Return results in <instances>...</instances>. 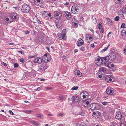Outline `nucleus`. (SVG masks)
<instances>
[{"label": "nucleus", "instance_id": "obj_56", "mask_svg": "<svg viewBox=\"0 0 126 126\" xmlns=\"http://www.w3.org/2000/svg\"><path fill=\"white\" fill-rule=\"evenodd\" d=\"M108 22H112L111 20L110 19L108 18H106Z\"/></svg>", "mask_w": 126, "mask_h": 126}, {"label": "nucleus", "instance_id": "obj_59", "mask_svg": "<svg viewBox=\"0 0 126 126\" xmlns=\"http://www.w3.org/2000/svg\"><path fill=\"white\" fill-rule=\"evenodd\" d=\"M37 59V58H35L34 60H33V62H34V63H37V60H38V59Z\"/></svg>", "mask_w": 126, "mask_h": 126}, {"label": "nucleus", "instance_id": "obj_25", "mask_svg": "<svg viewBox=\"0 0 126 126\" xmlns=\"http://www.w3.org/2000/svg\"><path fill=\"white\" fill-rule=\"evenodd\" d=\"M110 46V45L109 44V45L107 47H105L101 51V52H104L106 51L107 50L108 48Z\"/></svg>", "mask_w": 126, "mask_h": 126}, {"label": "nucleus", "instance_id": "obj_3", "mask_svg": "<svg viewBox=\"0 0 126 126\" xmlns=\"http://www.w3.org/2000/svg\"><path fill=\"white\" fill-rule=\"evenodd\" d=\"M31 9L29 6L26 4H23L21 9L22 12L23 13H28Z\"/></svg>", "mask_w": 126, "mask_h": 126}, {"label": "nucleus", "instance_id": "obj_38", "mask_svg": "<svg viewBox=\"0 0 126 126\" xmlns=\"http://www.w3.org/2000/svg\"><path fill=\"white\" fill-rule=\"evenodd\" d=\"M30 123L33 125H38V124L36 122L34 121H31L30 122Z\"/></svg>", "mask_w": 126, "mask_h": 126}, {"label": "nucleus", "instance_id": "obj_26", "mask_svg": "<svg viewBox=\"0 0 126 126\" xmlns=\"http://www.w3.org/2000/svg\"><path fill=\"white\" fill-rule=\"evenodd\" d=\"M37 58V59H38L37 63L39 64L41 63L42 62V59L40 57H38Z\"/></svg>", "mask_w": 126, "mask_h": 126}, {"label": "nucleus", "instance_id": "obj_34", "mask_svg": "<svg viewBox=\"0 0 126 126\" xmlns=\"http://www.w3.org/2000/svg\"><path fill=\"white\" fill-rule=\"evenodd\" d=\"M92 19H93V21L94 23L96 24L97 21L96 18L92 16Z\"/></svg>", "mask_w": 126, "mask_h": 126}, {"label": "nucleus", "instance_id": "obj_58", "mask_svg": "<svg viewBox=\"0 0 126 126\" xmlns=\"http://www.w3.org/2000/svg\"><path fill=\"white\" fill-rule=\"evenodd\" d=\"M66 18L68 20H70L72 16H65Z\"/></svg>", "mask_w": 126, "mask_h": 126}, {"label": "nucleus", "instance_id": "obj_32", "mask_svg": "<svg viewBox=\"0 0 126 126\" xmlns=\"http://www.w3.org/2000/svg\"><path fill=\"white\" fill-rule=\"evenodd\" d=\"M82 93H81L80 95V98H81V97H83V101H85L86 100V99L84 98H85L86 97V96L84 95H83L82 94Z\"/></svg>", "mask_w": 126, "mask_h": 126}, {"label": "nucleus", "instance_id": "obj_27", "mask_svg": "<svg viewBox=\"0 0 126 126\" xmlns=\"http://www.w3.org/2000/svg\"><path fill=\"white\" fill-rule=\"evenodd\" d=\"M100 57L99 56H98L96 58L95 60V63H97L100 60Z\"/></svg>", "mask_w": 126, "mask_h": 126}, {"label": "nucleus", "instance_id": "obj_54", "mask_svg": "<svg viewBox=\"0 0 126 126\" xmlns=\"http://www.w3.org/2000/svg\"><path fill=\"white\" fill-rule=\"evenodd\" d=\"M84 49H85L84 47L83 46L81 48H80V50L82 51H84Z\"/></svg>", "mask_w": 126, "mask_h": 126}, {"label": "nucleus", "instance_id": "obj_36", "mask_svg": "<svg viewBox=\"0 0 126 126\" xmlns=\"http://www.w3.org/2000/svg\"><path fill=\"white\" fill-rule=\"evenodd\" d=\"M76 126H87V125L86 124L83 123L82 124H77Z\"/></svg>", "mask_w": 126, "mask_h": 126}, {"label": "nucleus", "instance_id": "obj_51", "mask_svg": "<svg viewBox=\"0 0 126 126\" xmlns=\"http://www.w3.org/2000/svg\"><path fill=\"white\" fill-rule=\"evenodd\" d=\"M20 61L22 63H24L25 62V60L24 59L22 58H21V59H20Z\"/></svg>", "mask_w": 126, "mask_h": 126}, {"label": "nucleus", "instance_id": "obj_16", "mask_svg": "<svg viewBox=\"0 0 126 126\" xmlns=\"http://www.w3.org/2000/svg\"><path fill=\"white\" fill-rule=\"evenodd\" d=\"M79 110L81 111V112H80L77 113V114L80 115L81 116H83L85 114V111L83 110L81 108H79Z\"/></svg>", "mask_w": 126, "mask_h": 126}, {"label": "nucleus", "instance_id": "obj_28", "mask_svg": "<svg viewBox=\"0 0 126 126\" xmlns=\"http://www.w3.org/2000/svg\"><path fill=\"white\" fill-rule=\"evenodd\" d=\"M82 40V39L81 38H80L79 39L78 41H77V46H80V41H81Z\"/></svg>", "mask_w": 126, "mask_h": 126}, {"label": "nucleus", "instance_id": "obj_18", "mask_svg": "<svg viewBox=\"0 0 126 126\" xmlns=\"http://www.w3.org/2000/svg\"><path fill=\"white\" fill-rule=\"evenodd\" d=\"M54 16H62V12L61 11H55L54 13Z\"/></svg>", "mask_w": 126, "mask_h": 126}, {"label": "nucleus", "instance_id": "obj_46", "mask_svg": "<svg viewBox=\"0 0 126 126\" xmlns=\"http://www.w3.org/2000/svg\"><path fill=\"white\" fill-rule=\"evenodd\" d=\"M78 87L77 86H74L71 89L73 90H76L78 89Z\"/></svg>", "mask_w": 126, "mask_h": 126}, {"label": "nucleus", "instance_id": "obj_11", "mask_svg": "<svg viewBox=\"0 0 126 126\" xmlns=\"http://www.w3.org/2000/svg\"><path fill=\"white\" fill-rule=\"evenodd\" d=\"M109 57L110 58H111L112 60H113L116 58V56L114 52L113 51H111L110 53L109 54Z\"/></svg>", "mask_w": 126, "mask_h": 126}, {"label": "nucleus", "instance_id": "obj_35", "mask_svg": "<svg viewBox=\"0 0 126 126\" xmlns=\"http://www.w3.org/2000/svg\"><path fill=\"white\" fill-rule=\"evenodd\" d=\"M48 13L46 11H43L42 13V16H47Z\"/></svg>", "mask_w": 126, "mask_h": 126}, {"label": "nucleus", "instance_id": "obj_20", "mask_svg": "<svg viewBox=\"0 0 126 126\" xmlns=\"http://www.w3.org/2000/svg\"><path fill=\"white\" fill-rule=\"evenodd\" d=\"M124 9V10H121L120 11V13L121 14H122L123 16L124 15L126 16V7H125Z\"/></svg>", "mask_w": 126, "mask_h": 126}, {"label": "nucleus", "instance_id": "obj_24", "mask_svg": "<svg viewBox=\"0 0 126 126\" xmlns=\"http://www.w3.org/2000/svg\"><path fill=\"white\" fill-rule=\"evenodd\" d=\"M121 34L123 36H126V31L125 30H123L121 31Z\"/></svg>", "mask_w": 126, "mask_h": 126}, {"label": "nucleus", "instance_id": "obj_4", "mask_svg": "<svg viewBox=\"0 0 126 126\" xmlns=\"http://www.w3.org/2000/svg\"><path fill=\"white\" fill-rule=\"evenodd\" d=\"M10 17V19L8 18H6V20L7 21L8 24L11 23L12 22L14 21H17L19 19V17L18 16H9Z\"/></svg>", "mask_w": 126, "mask_h": 126}, {"label": "nucleus", "instance_id": "obj_55", "mask_svg": "<svg viewBox=\"0 0 126 126\" xmlns=\"http://www.w3.org/2000/svg\"><path fill=\"white\" fill-rule=\"evenodd\" d=\"M108 102H102V103L104 105H107L108 104Z\"/></svg>", "mask_w": 126, "mask_h": 126}, {"label": "nucleus", "instance_id": "obj_40", "mask_svg": "<svg viewBox=\"0 0 126 126\" xmlns=\"http://www.w3.org/2000/svg\"><path fill=\"white\" fill-rule=\"evenodd\" d=\"M11 15L12 16H17V14L16 12H12L11 13Z\"/></svg>", "mask_w": 126, "mask_h": 126}, {"label": "nucleus", "instance_id": "obj_37", "mask_svg": "<svg viewBox=\"0 0 126 126\" xmlns=\"http://www.w3.org/2000/svg\"><path fill=\"white\" fill-rule=\"evenodd\" d=\"M65 16H71V13L69 12H66L65 13Z\"/></svg>", "mask_w": 126, "mask_h": 126}, {"label": "nucleus", "instance_id": "obj_22", "mask_svg": "<svg viewBox=\"0 0 126 126\" xmlns=\"http://www.w3.org/2000/svg\"><path fill=\"white\" fill-rule=\"evenodd\" d=\"M116 4H120L122 3L123 1L122 0H114Z\"/></svg>", "mask_w": 126, "mask_h": 126}, {"label": "nucleus", "instance_id": "obj_45", "mask_svg": "<svg viewBox=\"0 0 126 126\" xmlns=\"http://www.w3.org/2000/svg\"><path fill=\"white\" fill-rule=\"evenodd\" d=\"M29 13L30 14V15L32 16H33L34 15V13L33 12L32 10L30 11H29Z\"/></svg>", "mask_w": 126, "mask_h": 126}, {"label": "nucleus", "instance_id": "obj_60", "mask_svg": "<svg viewBox=\"0 0 126 126\" xmlns=\"http://www.w3.org/2000/svg\"><path fill=\"white\" fill-rule=\"evenodd\" d=\"M47 16H44V18H46L47 19L49 20V19L50 17H51L52 16H48L47 17Z\"/></svg>", "mask_w": 126, "mask_h": 126}, {"label": "nucleus", "instance_id": "obj_15", "mask_svg": "<svg viewBox=\"0 0 126 126\" xmlns=\"http://www.w3.org/2000/svg\"><path fill=\"white\" fill-rule=\"evenodd\" d=\"M93 114L96 118H98L101 115V113L100 112L97 111L95 112H93Z\"/></svg>", "mask_w": 126, "mask_h": 126}, {"label": "nucleus", "instance_id": "obj_13", "mask_svg": "<svg viewBox=\"0 0 126 126\" xmlns=\"http://www.w3.org/2000/svg\"><path fill=\"white\" fill-rule=\"evenodd\" d=\"M115 118L118 120H120L122 118L121 113L120 112H117L116 115L115 116Z\"/></svg>", "mask_w": 126, "mask_h": 126}, {"label": "nucleus", "instance_id": "obj_12", "mask_svg": "<svg viewBox=\"0 0 126 126\" xmlns=\"http://www.w3.org/2000/svg\"><path fill=\"white\" fill-rule=\"evenodd\" d=\"M104 60L105 61H104V65L106 66L107 64H108L109 63H110L108 61V60L109 59H110V57H109V56H108L106 57H104Z\"/></svg>", "mask_w": 126, "mask_h": 126}, {"label": "nucleus", "instance_id": "obj_10", "mask_svg": "<svg viewBox=\"0 0 126 126\" xmlns=\"http://www.w3.org/2000/svg\"><path fill=\"white\" fill-rule=\"evenodd\" d=\"M46 68L45 64H41L40 65V68L38 71H45Z\"/></svg>", "mask_w": 126, "mask_h": 126}, {"label": "nucleus", "instance_id": "obj_1", "mask_svg": "<svg viewBox=\"0 0 126 126\" xmlns=\"http://www.w3.org/2000/svg\"><path fill=\"white\" fill-rule=\"evenodd\" d=\"M66 30L65 29H63L61 33H58L57 35L58 39L60 40L62 39L63 40L66 39L65 36L66 34Z\"/></svg>", "mask_w": 126, "mask_h": 126}, {"label": "nucleus", "instance_id": "obj_41", "mask_svg": "<svg viewBox=\"0 0 126 126\" xmlns=\"http://www.w3.org/2000/svg\"><path fill=\"white\" fill-rule=\"evenodd\" d=\"M100 59H101V64H103V63L104 64V57H101L100 58Z\"/></svg>", "mask_w": 126, "mask_h": 126}, {"label": "nucleus", "instance_id": "obj_33", "mask_svg": "<svg viewBox=\"0 0 126 126\" xmlns=\"http://www.w3.org/2000/svg\"><path fill=\"white\" fill-rule=\"evenodd\" d=\"M110 75H109L107 76L105 78V80L108 82L109 81V80L110 79Z\"/></svg>", "mask_w": 126, "mask_h": 126}, {"label": "nucleus", "instance_id": "obj_17", "mask_svg": "<svg viewBox=\"0 0 126 126\" xmlns=\"http://www.w3.org/2000/svg\"><path fill=\"white\" fill-rule=\"evenodd\" d=\"M118 124L116 122L114 121H113L108 123L109 126H118Z\"/></svg>", "mask_w": 126, "mask_h": 126}, {"label": "nucleus", "instance_id": "obj_21", "mask_svg": "<svg viewBox=\"0 0 126 126\" xmlns=\"http://www.w3.org/2000/svg\"><path fill=\"white\" fill-rule=\"evenodd\" d=\"M75 74L76 75H77L79 77H80L82 75V73L78 70H76L75 71Z\"/></svg>", "mask_w": 126, "mask_h": 126}, {"label": "nucleus", "instance_id": "obj_29", "mask_svg": "<svg viewBox=\"0 0 126 126\" xmlns=\"http://www.w3.org/2000/svg\"><path fill=\"white\" fill-rule=\"evenodd\" d=\"M32 111L31 110H24L23 111L25 113H26L27 114H30L31 112H32Z\"/></svg>", "mask_w": 126, "mask_h": 126}, {"label": "nucleus", "instance_id": "obj_5", "mask_svg": "<svg viewBox=\"0 0 126 126\" xmlns=\"http://www.w3.org/2000/svg\"><path fill=\"white\" fill-rule=\"evenodd\" d=\"M107 71V69L106 68L101 67L99 68V72H98L97 74L103 75V76L104 77L105 73Z\"/></svg>", "mask_w": 126, "mask_h": 126}, {"label": "nucleus", "instance_id": "obj_23", "mask_svg": "<svg viewBox=\"0 0 126 126\" xmlns=\"http://www.w3.org/2000/svg\"><path fill=\"white\" fill-rule=\"evenodd\" d=\"M114 80L113 78L110 76V78L109 79V81L108 82L111 83L113 82L114 81Z\"/></svg>", "mask_w": 126, "mask_h": 126}, {"label": "nucleus", "instance_id": "obj_7", "mask_svg": "<svg viewBox=\"0 0 126 126\" xmlns=\"http://www.w3.org/2000/svg\"><path fill=\"white\" fill-rule=\"evenodd\" d=\"M107 93L109 95H113L114 92V91L113 88L111 87H108L106 90Z\"/></svg>", "mask_w": 126, "mask_h": 126}, {"label": "nucleus", "instance_id": "obj_49", "mask_svg": "<svg viewBox=\"0 0 126 126\" xmlns=\"http://www.w3.org/2000/svg\"><path fill=\"white\" fill-rule=\"evenodd\" d=\"M80 46H81L82 45H83L84 43V41L82 39V40L80 42Z\"/></svg>", "mask_w": 126, "mask_h": 126}, {"label": "nucleus", "instance_id": "obj_31", "mask_svg": "<svg viewBox=\"0 0 126 126\" xmlns=\"http://www.w3.org/2000/svg\"><path fill=\"white\" fill-rule=\"evenodd\" d=\"M39 118L43 119L44 118L43 115L39 114H38L36 115Z\"/></svg>", "mask_w": 126, "mask_h": 126}, {"label": "nucleus", "instance_id": "obj_63", "mask_svg": "<svg viewBox=\"0 0 126 126\" xmlns=\"http://www.w3.org/2000/svg\"><path fill=\"white\" fill-rule=\"evenodd\" d=\"M98 77H99V78H101L103 76V75H101L100 74H98Z\"/></svg>", "mask_w": 126, "mask_h": 126}, {"label": "nucleus", "instance_id": "obj_42", "mask_svg": "<svg viewBox=\"0 0 126 126\" xmlns=\"http://www.w3.org/2000/svg\"><path fill=\"white\" fill-rule=\"evenodd\" d=\"M36 57L35 55H29L28 56V58L30 59H31V58H34Z\"/></svg>", "mask_w": 126, "mask_h": 126}, {"label": "nucleus", "instance_id": "obj_44", "mask_svg": "<svg viewBox=\"0 0 126 126\" xmlns=\"http://www.w3.org/2000/svg\"><path fill=\"white\" fill-rule=\"evenodd\" d=\"M119 19V16H117L116 17L114 18V20L116 21H118Z\"/></svg>", "mask_w": 126, "mask_h": 126}, {"label": "nucleus", "instance_id": "obj_6", "mask_svg": "<svg viewBox=\"0 0 126 126\" xmlns=\"http://www.w3.org/2000/svg\"><path fill=\"white\" fill-rule=\"evenodd\" d=\"M107 67L111 71H115V69L114 66V65L112 63L110 62L107 65Z\"/></svg>", "mask_w": 126, "mask_h": 126}, {"label": "nucleus", "instance_id": "obj_39", "mask_svg": "<svg viewBox=\"0 0 126 126\" xmlns=\"http://www.w3.org/2000/svg\"><path fill=\"white\" fill-rule=\"evenodd\" d=\"M36 1L38 2H40V0H34V2L35 5H39V4H38V3L36 2Z\"/></svg>", "mask_w": 126, "mask_h": 126}, {"label": "nucleus", "instance_id": "obj_57", "mask_svg": "<svg viewBox=\"0 0 126 126\" xmlns=\"http://www.w3.org/2000/svg\"><path fill=\"white\" fill-rule=\"evenodd\" d=\"M58 99L59 100H62L63 99V98L62 97H60L58 98Z\"/></svg>", "mask_w": 126, "mask_h": 126}, {"label": "nucleus", "instance_id": "obj_43", "mask_svg": "<svg viewBox=\"0 0 126 126\" xmlns=\"http://www.w3.org/2000/svg\"><path fill=\"white\" fill-rule=\"evenodd\" d=\"M19 66L18 64L17 63H15L14 64V67L15 68H17Z\"/></svg>", "mask_w": 126, "mask_h": 126}, {"label": "nucleus", "instance_id": "obj_52", "mask_svg": "<svg viewBox=\"0 0 126 126\" xmlns=\"http://www.w3.org/2000/svg\"><path fill=\"white\" fill-rule=\"evenodd\" d=\"M47 56H48L47 54L46 53L44 54V55L43 56V57H44L45 58V59H46L47 58H48V57Z\"/></svg>", "mask_w": 126, "mask_h": 126}, {"label": "nucleus", "instance_id": "obj_53", "mask_svg": "<svg viewBox=\"0 0 126 126\" xmlns=\"http://www.w3.org/2000/svg\"><path fill=\"white\" fill-rule=\"evenodd\" d=\"M55 18L56 19L58 20L61 18V16H55Z\"/></svg>", "mask_w": 126, "mask_h": 126}, {"label": "nucleus", "instance_id": "obj_19", "mask_svg": "<svg viewBox=\"0 0 126 126\" xmlns=\"http://www.w3.org/2000/svg\"><path fill=\"white\" fill-rule=\"evenodd\" d=\"M56 26L58 28H60L62 26L61 24L60 21L58 20L56 22Z\"/></svg>", "mask_w": 126, "mask_h": 126}, {"label": "nucleus", "instance_id": "obj_47", "mask_svg": "<svg viewBox=\"0 0 126 126\" xmlns=\"http://www.w3.org/2000/svg\"><path fill=\"white\" fill-rule=\"evenodd\" d=\"M90 35L89 34H88V35H89V39L90 40V41H92L93 37L91 36H90L89 35Z\"/></svg>", "mask_w": 126, "mask_h": 126}, {"label": "nucleus", "instance_id": "obj_30", "mask_svg": "<svg viewBox=\"0 0 126 126\" xmlns=\"http://www.w3.org/2000/svg\"><path fill=\"white\" fill-rule=\"evenodd\" d=\"M99 29L100 31V32L101 33H102L104 32V30L102 27H99Z\"/></svg>", "mask_w": 126, "mask_h": 126}, {"label": "nucleus", "instance_id": "obj_2", "mask_svg": "<svg viewBox=\"0 0 126 126\" xmlns=\"http://www.w3.org/2000/svg\"><path fill=\"white\" fill-rule=\"evenodd\" d=\"M100 107L99 104L96 103H92L90 105V109L92 111L99 110Z\"/></svg>", "mask_w": 126, "mask_h": 126}, {"label": "nucleus", "instance_id": "obj_14", "mask_svg": "<svg viewBox=\"0 0 126 126\" xmlns=\"http://www.w3.org/2000/svg\"><path fill=\"white\" fill-rule=\"evenodd\" d=\"M38 42L40 43H44L45 41V39L43 36H39L38 38Z\"/></svg>", "mask_w": 126, "mask_h": 126}, {"label": "nucleus", "instance_id": "obj_8", "mask_svg": "<svg viewBox=\"0 0 126 126\" xmlns=\"http://www.w3.org/2000/svg\"><path fill=\"white\" fill-rule=\"evenodd\" d=\"M78 7L76 6H73L71 9V12L73 14L77 13L79 9Z\"/></svg>", "mask_w": 126, "mask_h": 126}, {"label": "nucleus", "instance_id": "obj_50", "mask_svg": "<svg viewBox=\"0 0 126 126\" xmlns=\"http://www.w3.org/2000/svg\"><path fill=\"white\" fill-rule=\"evenodd\" d=\"M35 17H36V20L37 21V22L40 24H41V21L39 20L38 18H37V16H35Z\"/></svg>", "mask_w": 126, "mask_h": 126}, {"label": "nucleus", "instance_id": "obj_61", "mask_svg": "<svg viewBox=\"0 0 126 126\" xmlns=\"http://www.w3.org/2000/svg\"><path fill=\"white\" fill-rule=\"evenodd\" d=\"M91 46L93 48H94L95 47L94 45L93 44H91Z\"/></svg>", "mask_w": 126, "mask_h": 126}, {"label": "nucleus", "instance_id": "obj_48", "mask_svg": "<svg viewBox=\"0 0 126 126\" xmlns=\"http://www.w3.org/2000/svg\"><path fill=\"white\" fill-rule=\"evenodd\" d=\"M125 24L124 23H122L121 26V28H124L125 27Z\"/></svg>", "mask_w": 126, "mask_h": 126}, {"label": "nucleus", "instance_id": "obj_64", "mask_svg": "<svg viewBox=\"0 0 126 126\" xmlns=\"http://www.w3.org/2000/svg\"><path fill=\"white\" fill-rule=\"evenodd\" d=\"M2 64L5 66H7V64H6V63H5L4 62H3V63H2Z\"/></svg>", "mask_w": 126, "mask_h": 126}, {"label": "nucleus", "instance_id": "obj_9", "mask_svg": "<svg viewBox=\"0 0 126 126\" xmlns=\"http://www.w3.org/2000/svg\"><path fill=\"white\" fill-rule=\"evenodd\" d=\"M71 99H72V101L74 102H77L79 103L80 102L79 99V97L77 96H73Z\"/></svg>", "mask_w": 126, "mask_h": 126}, {"label": "nucleus", "instance_id": "obj_62", "mask_svg": "<svg viewBox=\"0 0 126 126\" xmlns=\"http://www.w3.org/2000/svg\"><path fill=\"white\" fill-rule=\"evenodd\" d=\"M9 112L10 114H11V115H14V114L13 113V112L12 111H11L9 110Z\"/></svg>", "mask_w": 126, "mask_h": 126}]
</instances>
